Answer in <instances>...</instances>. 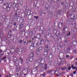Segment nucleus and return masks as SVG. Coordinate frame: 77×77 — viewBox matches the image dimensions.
Masks as SVG:
<instances>
[{"label":"nucleus","instance_id":"nucleus-1","mask_svg":"<svg viewBox=\"0 0 77 77\" xmlns=\"http://www.w3.org/2000/svg\"><path fill=\"white\" fill-rule=\"evenodd\" d=\"M35 54V53L34 52H32L30 53L29 56H30V57L29 58V61L30 62H32L33 60V56Z\"/></svg>","mask_w":77,"mask_h":77},{"label":"nucleus","instance_id":"nucleus-2","mask_svg":"<svg viewBox=\"0 0 77 77\" xmlns=\"http://www.w3.org/2000/svg\"><path fill=\"white\" fill-rule=\"evenodd\" d=\"M3 6H5L6 8H9V10H10V8H11V6H12V3H10L9 5V4L6 2L4 4Z\"/></svg>","mask_w":77,"mask_h":77},{"label":"nucleus","instance_id":"nucleus-3","mask_svg":"<svg viewBox=\"0 0 77 77\" xmlns=\"http://www.w3.org/2000/svg\"><path fill=\"white\" fill-rule=\"evenodd\" d=\"M16 50H17V52L18 54H21V52L23 51V49L22 48H18L16 49Z\"/></svg>","mask_w":77,"mask_h":77},{"label":"nucleus","instance_id":"nucleus-4","mask_svg":"<svg viewBox=\"0 0 77 77\" xmlns=\"http://www.w3.org/2000/svg\"><path fill=\"white\" fill-rule=\"evenodd\" d=\"M29 72V69L27 68H24L23 69V74L25 73H27V72Z\"/></svg>","mask_w":77,"mask_h":77},{"label":"nucleus","instance_id":"nucleus-5","mask_svg":"<svg viewBox=\"0 0 77 77\" xmlns=\"http://www.w3.org/2000/svg\"><path fill=\"white\" fill-rule=\"evenodd\" d=\"M17 57H13V62H14V63H15L16 65L17 64V62H18V63H19V61L18 60H17Z\"/></svg>","mask_w":77,"mask_h":77},{"label":"nucleus","instance_id":"nucleus-6","mask_svg":"<svg viewBox=\"0 0 77 77\" xmlns=\"http://www.w3.org/2000/svg\"><path fill=\"white\" fill-rule=\"evenodd\" d=\"M48 51H46V49H45L44 50L43 56H44V57H46L47 55H48Z\"/></svg>","mask_w":77,"mask_h":77},{"label":"nucleus","instance_id":"nucleus-7","mask_svg":"<svg viewBox=\"0 0 77 77\" xmlns=\"http://www.w3.org/2000/svg\"><path fill=\"white\" fill-rule=\"evenodd\" d=\"M54 74H56L57 76H59L61 75V74L60 73H59V71H56L54 72Z\"/></svg>","mask_w":77,"mask_h":77},{"label":"nucleus","instance_id":"nucleus-8","mask_svg":"<svg viewBox=\"0 0 77 77\" xmlns=\"http://www.w3.org/2000/svg\"><path fill=\"white\" fill-rule=\"evenodd\" d=\"M39 60L40 61V63H42V62H44V63H42V64L43 65L44 63V62H45V59L42 58H40L39 59ZM42 61V62L41 61Z\"/></svg>","mask_w":77,"mask_h":77},{"label":"nucleus","instance_id":"nucleus-9","mask_svg":"<svg viewBox=\"0 0 77 77\" xmlns=\"http://www.w3.org/2000/svg\"><path fill=\"white\" fill-rule=\"evenodd\" d=\"M73 45H77V42L75 40H73V42H72Z\"/></svg>","mask_w":77,"mask_h":77},{"label":"nucleus","instance_id":"nucleus-10","mask_svg":"<svg viewBox=\"0 0 77 77\" xmlns=\"http://www.w3.org/2000/svg\"><path fill=\"white\" fill-rule=\"evenodd\" d=\"M20 68H21V67L18 66L16 68V72H19L20 70Z\"/></svg>","mask_w":77,"mask_h":77},{"label":"nucleus","instance_id":"nucleus-11","mask_svg":"<svg viewBox=\"0 0 77 77\" xmlns=\"http://www.w3.org/2000/svg\"><path fill=\"white\" fill-rule=\"evenodd\" d=\"M77 52V50L76 48H75L73 50V53L74 54H76Z\"/></svg>","mask_w":77,"mask_h":77},{"label":"nucleus","instance_id":"nucleus-12","mask_svg":"<svg viewBox=\"0 0 77 77\" xmlns=\"http://www.w3.org/2000/svg\"><path fill=\"white\" fill-rule=\"evenodd\" d=\"M11 25L9 24L7 26V27L8 29H11V27L12 26V23H11Z\"/></svg>","mask_w":77,"mask_h":77},{"label":"nucleus","instance_id":"nucleus-13","mask_svg":"<svg viewBox=\"0 0 77 77\" xmlns=\"http://www.w3.org/2000/svg\"><path fill=\"white\" fill-rule=\"evenodd\" d=\"M15 75L16 77H20V73H16Z\"/></svg>","mask_w":77,"mask_h":77},{"label":"nucleus","instance_id":"nucleus-14","mask_svg":"<svg viewBox=\"0 0 77 77\" xmlns=\"http://www.w3.org/2000/svg\"><path fill=\"white\" fill-rule=\"evenodd\" d=\"M19 15V14H17V13H15L14 15V18L17 19V17H18V15Z\"/></svg>","mask_w":77,"mask_h":77},{"label":"nucleus","instance_id":"nucleus-15","mask_svg":"<svg viewBox=\"0 0 77 77\" xmlns=\"http://www.w3.org/2000/svg\"><path fill=\"white\" fill-rule=\"evenodd\" d=\"M12 50H14V49H11V51H10V53H11V54H14V51Z\"/></svg>","mask_w":77,"mask_h":77},{"label":"nucleus","instance_id":"nucleus-16","mask_svg":"<svg viewBox=\"0 0 77 77\" xmlns=\"http://www.w3.org/2000/svg\"><path fill=\"white\" fill-rule=\"evenodd\" d=\"M20 10H18L16 11V14H18L20 13Z\"/></svg>","mask_w":77,"mask_h":77},{"label":"nucleus","instance_id":"nucleus-17","mask_svg":"<svg viewBox=\"0 0 77 77\" xmlns=\"http://www.w3.org/2000/svg\"><path fill=\"white\" fill-rule=\"evenodd\" d=\"M19 60H20V63L21 64H22L23 63V59H22V58H19Z\"/></svg>","mask_w":77,"mask_h":77},{"label":"nucleus","instance_id":"nucleus-18","mask_svg":"<svg viewBox=\"0 0 77 77\" xmlns=\"http://www.w3.org/2000/svg\"><path fill=\"white\" fill-rule=\"evenodd\" d=\"M28 11H29L30 12L29 14L30 15H32V14H33V11H31V10H28Z\"/></svg>","mask_w":77,"mask_h":77},{"label":"nucleus","instance_id":"nucleus-19","mask_svg":"<svg viewBox=\"0 0 77 77\" xmlns=\"http://www.w3.org/2000/svg\"><path fill=\"white\" fill-rule=\"evenodd\" d=\"M62 62H63V61L62 60L59 63V65H61L62 64Z\"/></svg>","mask_w":77,"mask_h":77},{"label":"nucleus","instance_id":"nucleus-20","mask_svg":"<svg viewBox=\"0 0 77 77\" xmlns=\"http://www.w3.org/2000/svg\"><path fill=\"white\" fill-rule=\"evenodd\" d=\"M34 18H35L36 20H37V19L39 18V17L38 16H35L34 17Z\"/></svg>","mask_w":77,"mask_h":77},{"label":"nucleus","instance_id":"nucleus-21","mask_svg":"<svg viewBox=\"0 0 77 77\" xmlns=\"http://www.w3.org/2000/svg\"><path fill=\"white\" fill-rule=\"evenodd\" d=\"M30 49L31 50H33V47L32 46H31L30 47Z\"/></svg>","mask_w":77,"mask_h":77},{"label":"nucleus","instance_id":"nucleus-22","mask_svg":"<svg viewBox=\"0 0 77 77\" xmlns=\"http://www.w3.org/2000/svg\"><path fill=\"white\" fill-rule=\"evenodd\" d=\"M58 32H56V36H59V34H60V33H59V32L58 33Z\"/></svg>","mask_w":77,"mask_h":77},{"label":"nucleus","instance_id":"nucleus-23","mask_svg":"<svg viewBox=\"0 0 77 77\" xmlns=\"http://www.w3.org/2000/svg\"><path fill=\"white\" fill-rule=\"evenodd\" d=\"M4 21L5 22V23H7V22H8V19H5L4 20Z\"/></svg>","mask_w":77,"mask_h":77},{"label":"nucleus","instance_id":"nucleus-24","mask_svg":"<svg viewBox=\"0 0 77 77\" xmlns=\"http://www.w3.org/2000/svg\"><path fill=\"white\" fill-rule=\"evenodd\" d=\"M24 20H22V22H21V24H22V25H23V23H24Z\"/></svg>","mask_w":77,"mask_h":77},{"label":"nucleus","instance_id":"nucleus-25","mask_svg":"<svg viewBox=\"0 0 77 77\" xmlns=\"http://www.w3.org/2000/svg\"><path fill=\"white\" fill-rule=\"evenodd\" d=\"M19 28H20V29H21L22 28V26L21 24V25H19Z\"/></svg>","mask_w":77,"mask_h":77},{"label":"nucleus","instance_id":"nucleus-26","mask_svg":"<svg viewBox=\"0 0 77 77\" xmlns=\"http://www.w3.org/2000/svg\"><path fill=\"white\" fill-rule=\"evenodd\" d=\"M53 71H54V70H53L52 71H51V70L48 71L47 72V73H50V72H52Z\"/></svg>","mask_w":77,"mask_h":77},{"label":"nucleus","instance_id":"nucleus-27","mask_svg":"<svg viewBox=\"0 0 77 77\" xmlns=\"http://www.w3.org/2000/svg\"><path fill=\"white\" fill-rule=\"evenodd\" d=\"M42 76H43V77H45V73L44 72V73L42 75Z\"/></svg>","mask_w":77,"mask_h":77},{"label":"nucleus","instance_id":"nucleus-28","mask_svg":"<svg viewBox=\"0 0 77 77\" xmlns=\"http://www.w3.org/2000/svg\"><path fill=\"white\" fill-rule=\"evenodd\" d=\"M36 53H38V52H39V48H38L36 50Z\"/></svg>","mask_w":77,"mask_h":77},{"label":"nucleus","instance_id":"nucleus-29","mask_svg":"<svg viewBox=\"0 0 77 77\" xmlns=\"http://www.w3.org/2000/svg\"><path fill=\"white\" fill-rule=\"evenodd\" d=\"M14 26H16L17 25V22H14Z\"/></svg>","mask_w":77,"mask_h":77},{"label":"nucleus","instance_id":"nucleus-30","mask_svg":"<svg viewBox=\"0 0 77 77\" xmlns=\"http://www.w3.org/2000/svg\"><path fill=\"white\" fill-rule=\"evenodd\" d=\"M4 55V53H2V54H0V57H2Z\"/></svg>","mask_w":77,"mask_h":77},{"label":"nucleus","instance_id":"nucleus-31","mask_svg":"<svg viewBox=\"0 0 77 77\" xmlns=\"http://www.w3.org/2000/svg\"><path fill=\"white\" fill-rule=\"evenodd\" d=\"M61 69L62 70H65V67H62L61 68Z\"/></svg>","mask_w":77,"mask_h":77},{"label":"nucleus","instance_id":"nucleus-32","mask_svg":"<svg viewBox=\"0 0 77 77\" xmlns=\"http://www.w3.org/2000/svg\"><path fill=\"white\" fill-rule=\"evenodd\" d=\"M68 33H69V34H67V36H69V35H70V32H68Z\"/></svg>","mask_w":77,"mask_h":77},{"label":"nucleus","instance_id":"nucleus-33","mask_svg":"<svg viewBox=\"0 0 77 77\" xmlns=\"http://www.w3.org/2000/svg\"><path fill=\"white\" fill-rule=\"evenodd\" d=\"M24 44L25 45H27V42H26V41H25L24 42Z\"/></svg>","mask_w":77,"mask_h":77},{"label":"nucleus","instance_id":"nucleus-34","mask_svg":"<svg viewBox=\"0 0 77 77\" xmlns=\"http://www.w3.org/2000/svg\"><path fill=\"white\" fill-rule=\"evenodd\" d=\"M5 52H6V51H8V50H9V49H8V48H7L6 49H5Z\"/></svg>","mask_w":77,"mask_h":77},{"label":"nucleus","instance_id":"nucleus-35","mask_svg":"<svg viewBox=\"0 0 77 77\" xmlns=\"http://www.w3.org/2000/svg\"><path fill=\"white\" fill-rule=\"evenodd\" d=\"M23 41V40H20V41H19V43L20 44H21V42H22Z\"/></svg>","mask_w":77,"mask_h":77},{"label":"nucleus","instance_id":"nucleus-36","mask_svg":"<svg viewBox=\"0 0 77 77\" xmlns=\"http://www.w3.org/2000/svg\"><path fill=\"white\" fill-rule=\"evenodd\" d=\"M76 68V66H74L72 68V69H75Z\"/></svg>","mask_w":77,"mask_h":77},{"label":"nucleus","instance_id":"nucleus-37","mask_svg":"<svg viewBox=\"0 0 77 77\" xmlns=\"http://www.w3.org/2000/svg\"><path fill=\"white\" fill-rule=\"evenodd\" d=\"M6 59V57L5 56V57H3L2 58V59H3V60H4V59Z\"/></svg>","mask_w":77,"mask_h":77},{"label":"nucleus","instance_id":"nucleus-38","mask_svg":"<svg viewBox=\"0 0 77 77\" xmlns=\"http://www.w3.org/2000/svg\"><path fill=\"white\" fill-rule=\"evenodd\" d=\"M71 67H70V66H69L68 69V70H70V69H71Z\"/></svg>","mask_w":77,"mask_h":77},{"label":"nucleus","instance_id":"nucleus-39","mask_svg":"<svg viewBox=\"0 0 77 77\" xmlns=\"http://www.w3.org/2000/svg\"><path fill=\"white\" fill-rule=\"evenodd\" d=\"M69 57V56L68 55H66V58H68Z\"/></svg>","mask_w":77,"mask_h":77},{"label":"nucleus","instance_id":"nucleus-40","mask_svg":"<svg viewBox=\"0 0 77 77\" xmlns=\"http://www.w3.org/2000/svg\"><path fill=\"white\" fill-rule=\"evenodd\" d=\"M16 28H14V29H13V31H15V30H16Z\"/></svg>","mask_w":77,"mask_h":77},{"label":"nucleus","instance_id":"nucleus-41","mask_svg":"<svg viewBox=\"0 0 77 77\" xmlns=\"http://www.w3.org/2000/svg\"><path fill=\"white\" fill-rule=\"evenodd\" d=\"M10 76L9 75H8L7 76H5V77H10Z\"/></svg>","mask_w":77,"mask_h":77},{"label":"nucleus","instance_id":"nucleus-42","mask_svg":"<svg viewBox=\"0 0 77 77\" xmlns=\"http://www.w3.org/2000/svg\"><path fill=\"white\" fill-rule=\"evenodd\" d=\"M73 73L74 74H75V73H76V71H75L73 72Z\"/></svg>","mask_w":77,"mask_h":77},{"label":"nucleus","instance_id":"nucleus-43","mask_svg":"<svg viewBox=\"0 0 77 77\" xmlns=\"http://www.w3.org/2000/svg\"><path fill=\"white\" fill-rule=\"evenodd\" d=\"M41 42H44V40L43 39H42L41 40H40Z\"/></svg>","mask_w":77,"mask_h":77},{"label":"nucleus","instance_id":"nucleus-44","mask_svg":"<svg viewBox=\"0 0 77 77\" xmlns=\"http://www.w3.org/2000/svg\"><path fill=\"white\" fill-rule=\"evenodd\" d=\"M71 67L72 68L74 67V65H72Z\"/></svg>","mask_w":77,"mask_h":77},{"label":"nucleus","instance_id":"nucleus-45","mask_svg":"<svg viewBox=\"0 0 77 77\" xmlns=\"http://www.w3.org/2000/svg\"><path fill=\"white\" fill-rule=\"evenodd\" d=\"M71 75L72 77H73V74L71 73Z\"/></svg>","mask_w":77,"mask_h":77},{"label":"nucleus","instance_id":"nucleus-46","mask_svg":"<svg viewBox=\"0 0 77 77\" xmlns=\"http://www.w3.org/2000/svg\"><path fill=\"white\" fill-rule=\"evenodd\" d=\"M42 49V48H39V49L41 50Z\"/></svg>","mask_w":77,"mask_h":77},{"label":"nucleus","instance_id":"nucleus-47","mask_svg":"<svg viewBox=\"0 0 77 77\" xmlns=\"http://www.w3.org/2000/svg\"><path fill=\"white\" fill-rule=\"evenodd\" d=\"M68 42V41H67V40H65V42H66V43H67V42Z\"/></svg>","mask_w":77,"mask_h":77},{"label":"nucleus","instance_id":"nucleus-48","mask_svg":"<svg viewBox=\"0 0 77 77\" xmlns=\"http://www.w3.org/2000/svg\"><path fill=\"white\" fill-rule=\"evenodd\" d=\"M71 65H70L69 63L68 64H67V66H70Z\"/></svg>","mask_w":77,"mask_h":77},{"label":"nucleus","instance_id":"nucleus-49","mask_svg":"<svg viewBox=\"0 0 77 77\" xmlns=\"http://www.w3.org/2000/svg\"><path fill=\"white\" fill-rule=\"evenodd\" d=\"M23 75H24V76L26 75H27V73H26V74L24 73Z\"/></svg>","mask_w":77,"mask_h":77},{"label":"nucleus","instance_id":"nucleus-50","mask_svg":"<svg viewBox=\"0 0 77 77\" xmlns=\"http://www.w3.org/2000/svg\"><path fill=\"white\" fill-rule=\"evenodd\" d=\"M29 42L30 43H32V41H29Z\"/></svg>","mask_w":77,"mask_h":77},{"label":"nucleus","instance_id":"nucleus-51","mask_svg":"<svg viewBox=\"0 0 77 77\" xmlns=\"http://www.w3.org/2000/svg\"><path fill=\"white\" fill-rule=\"evenodd\" d=\"M2 50H0V53H2Z\"/></svg>","mask_w":77,"mask_h":77},{"label":"nucleus","instance_id":"nucleus-52","mask_svg":"<svg viewBox=\"0 0 77 77\" xmlns=\"http://www.w3.org/2000/svg\"><path fill=\"white\" fill-rule=\"evenodd\" d=\"M45 67H47V64H45Z\"/></svg>","mask_w":77,"mask_h":77},{"label":"nucleus","instance_id":"nucleus-53","mask_svg":"<svg viewBox=\"0 0 77 77\" xmlns=\"http://www.w3.org/2000/svg\"><path fill=\"white\" fill-rule=\"evenodd\" d=\"M29 33H33V32H32V31H31L29 32Z\"/></svg>","mask_w":77,"mask_h":77},{"label":"nucleus","instance_id":"nucleus-54","mask_svg":"<svg viewBox=\"0 0 77 77\" xmlns=\"http://www.w3.org/2000/svg\"><path fill=\"white\" fill-rule=\"evenodd\" d=\"M48 63L49 65H51V63H50V62Z\"/></svg>","mask_w":77,"mask_h":77},{"label":"nucleus","instance_id":"nucleus-55","mask_svg":"<svg viewBox=\"0 0 77 77\" xmlns=\"http://www.w3.org/2000/svg\"><path fill=\"white\" fill-rule=\"evenodd\" d=\"M75 65H77V62L75 63Z\"/></svg>","mask_w":77,"mask_h":77},{"label":"nucleus","instance_id":"nucleus-56","mask_svg":"<svg viewBox=\"0 0 77 77\" xmlns=\"http://www.w3.org/2000/svg\"><path fill=\"white\" fill-rule=\"evenodd\" d=\"M40 14H42V12H40Z\"/></svg>","mask_w":77,"mask_h":77},{"label":"nucleus","instance_id":"nucleus-57","mask_svg":"<svg viewBox=\"0 0 77 77\" xmlns=\"http://www.w3.org/2000/svg\"><path fill=\"white\" fill-rule=\"evenodd\" d=\"M33 6H34V7H35V6H36V5H34V4L33 5Z\"/></svg>","mask_w":77,"mask_h":77},{"label":"nucleus","instance_id":"nucleus-58","mask_svg":"<svg viewBox=\"0 0 77 77\" xmlns=\"http://www.w3.org/2000/svg\"><path fill=\"white\" fill-rule=\"evenodd\" d=\"M36 55H37V56H38V54H37H37H36Z\"/></svg>","mask_w":77,"mask_h":77},{"label":"nucleus","instance_id":"nucleus-59","mask_svg":"<svg viewBox=\"0 0 77 77\" xmlns=\"http://www.w3.org/2000/svg\"><path fill=\"white\" fill-rule=\"evenodd\" d=\"M6 60H4L5 62H6Z\"/></svg>","mask_w":77,"mask_h":77},{"label":"nucleus","instance_id":"nucleus-60","mask_svg":"<svg viewBox=\"0 0 77 77\" xmlns=\"http://www.w3.org/2000/svg\"><path fill=\"white\" fill-rule=\"evenodd\" d=\"M42 74H41V75H40V76H42Z\"/></svg>","mask_w":77,"mask_h":77},{"label":"nucleus","instance_id":"nucleus-61","mask_svg":"<svg viewBox=\"0 0 77 77\" xmlns=\"http://www.w3.org/2000/svg\"><path fill=\"white\" fill-rule=\"evenodd\" d=\"M36 69V71H38V69Z\"/></svg>","mask_w":77,"mask_h":77},{"label":"nucleus","instance_id":"nucleus-62","mask_svg":"<svg viewBox=\"0 0 77 77\" xmlns=\"http://www.w3.org/2000/svg\"><path fill=\"white\" fill-rule=\"evenodd\" d=\"M10 32H11V30H10Z\"/></svg>","mask_w":77,"mask_h":77},{"label":"nucleus","instance_id":"nucleus-63","mask_svg":"<svg viewBox=\"0 0 77 77\" xmlns=\"http://www.w3.org/2000/svg\"><path fill=\"white\" fill-rule=\"evenodd\" d=\"M76 60L77 61V58H76Z\"/></svg>","mask_w":77,"mask_h":77},{"label":"nucleus","instance_id":"nucleus-64","mask_svg":"<svg viewBox=\"0 0 77 77\" xmlns=\"http://www.w3.org/2000/svg\"><path fill=\"white\" fill-rule=\"evenodd\" d=\"M33 39H34L33 38H32V40H33Z\"/></svg>","mask_w":77,"mask_h":77}]
</instances>
